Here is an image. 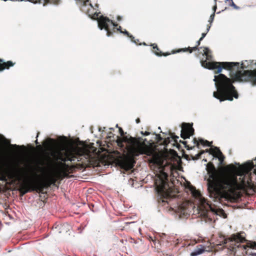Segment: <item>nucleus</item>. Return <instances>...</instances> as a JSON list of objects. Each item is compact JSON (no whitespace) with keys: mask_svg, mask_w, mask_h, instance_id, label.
I'll return each mask as SVG.
<instances>
[{"mask_svg":"<svg viewBox=\"0 0 256 256\" xmlns=\"http://www.w3.org/2000/svg\"><path fill=\"white\" fill-rule=\"evenodd\" d=\"M208 151L210 154H212L214 157L218 158L220 161V164H222L224 156L218 148L217 147L211 148Z\"/></svg>","mask_w":256,"mask_h":256,"instance_id":"nucleus-8","label":"nucleus"},{"mask_svg":"<svg viewBox=\"0 0 256 256\" xmlns=\"http://www.w3.org/2000/svg\"><path fill=\"white\" fill-rule=\"evenodd\" d=\"M230 242H232V244L238 248H242L244 250H246L247 248H254L256 246V243L254 242H250L248 243L246 245H242L240 244L244 242L246 240L243 235L241 234H232L229 238Z\"/></svg>","mask_w":256,"mask_h":256,"instance_id":"nucleus-6","label":"nucleus"},{"mask_svg":"<svg viewBox=\"0 0 256 256\" xmlns=\"http://www.w3.org/2000/svg\"><path fill=\"white\" fill-rule=\"evenodd\" d=\"M168 54H164V56H168Z\"/></svg>","mask_w":256,"mask_h":256,"instance_id":"nucleus-34","label":"nucleus"},{"mask_svg":"<svg viewBox=\"0 0 256 256\" xmlns=\"http://www.w3.org/2000/svg\"><path fill=\"white\" fill-rule=\"evenodd\" d=\"M196 49H197V47L194 46L192 48H185L179 49L178 50V51L176 52H187L188 50H190V52L191 53L192 52V50H195Z\"/></svg>","mask_w":256,"mask_h":256,"instance_id":"nucleus-15","label":"nucleus"},{"mask_svg":"<svg viewBox=\"0 0 256 256\" xmlns=\"http://www.w3.org/2000/svg\"><path fill=\"white\" fill-rule=\"evenodd\" d=\"M140 119H139V118H137V119L136 120V122L137 124L139 123V122H140Z\"/></svg>","mask_w":256,"mask_h":256,"instance_id":"nucleus-27","label":"nucleus"},{"mask_svg":"<svg viewBox=\"0 0 256 256\" xmlns=\"http://www.w3.org/2000/svg\"><path fill=\"white\" fill-rule=\"evenodd\" d=\"M141 133L144 136H148V135L150 134V132H146L144 134L143 132H142Z\"/></svg>","mask_w":256,"mask_h":256,"instance_id":"nucleus-23","label":"nucleus"},{"mask_svg":"<svg viewBox=\"0 0 256 256\" xmlns=\"http://www.w3.org/2000/svg\"><path fill=\"white\" fill-rule=\"evenodd\" d=\"M216 6H215L214 8V12L210 16V20H208V22L211 24L213 20H214V12L216 10Z\"/></svg>","mask_w":256,"mask_h":256,"instance_id":"nucleus-17","label":"nucleus"},{"mask_svg":"<svg viewBox=\"0 0 256 256\" xmlns=\"http://www.w3.org/2000/svg\"><path fill=\"white\" fill-rule=\"evenodd\" d=\"M170 138H168V140H164V142L166 144L167 142H170Z\"/></svg>","mask_w":256,"mask_h":256,"instance_id":"nucleus-24","label":"nucleus"},{"mask_svg":"<svg viewBox=\"0 0 256 256\" xmlns=\"http://www.w3.org/2000/svg\"><path fill=\"white\" fill-rule=\"evenodd\" d=\"M203 51L206 60L200 62L202 66L210 70L218 68L215 74H219L218 76H215L214 79L219 94H218L214 92L213 96H238L237 92L230 82V80L220 74L222 67L234 72L233 76L234 81L248 82L252 85L256 86V62L246 60L242 62L240 66L238 62H208L207 60H212L210 50L208 48H204Z\"/></svg>","mask_w":256,"mask_h":256,"instance_id":"nucleus-1","label":"nucleus"},{"mask_svg":"<svg viewBox=\"0 0 256 256\" xmlns=\"http://www.w3.org/2000/svg\"><path fill=\"white\" fill-rule=\"evenodd\" d=\"M174 211L178 213L180 216L184 215L186 213V210L184 208V206L180 205L178 206L175 210Z\"/></svg>","mask_w":256,"mask_h":256,"instance_id":"nucleus-13","label":"nucleus"},{"mask_svg":"<svg viewBox=\"0 0 256 256\" xmlns=\"http://www.w3.org/2000/svg\"><path fill=\"white\" fill-rule=\"evenodd\" d=\"M10 176L19 180H22L28 187L32 188V190H34L36 188L48 186L54 184L57 179L60 176V172L57 168H54L50 169L42 177H40L36 173L34 174L32 176H29L18 171L11 172Z\"/></svg>","mask_w":256,"mask_h":256,"instance_id":"nucleus-2","label":"nucleus"},{"mask_svg":"<svg viewBox=\"0 0 256 256\" xmlns=\"http://www.w3.org/2000/svg\"><path fill=\"white\" fill-rule=\"evenodd\" d=\"M14 64L11 61H8L7 62H3L2 60L0 59V71L4 70L6 68H8L10 66H12Z\"/></svg>","mask_w":256,"mask_h":256,"instance_id":"nucleus-11","label":"nucleus"},{"mask_svg":"<svg viewBox=\"0 0 256 256\" xmlns=\"http://www.w3.org/2000/svg\"><path fill=\"white\" fill-rule=\"evenodd\" d=\"M4 1H6L7 0H4Z\"/></svg>","mask_w":256,"mask_h":256,"instance_id":"nucleus-35","label":"nucleus"},{"mask_svg":"<svg viewBox=\"0 0 256 256\" xmlns=\"http://www.w3.org/2000/svg\"><path fill=\"white\" fill-rule=\"evenodd\" d=\"M155 54H156L157 56H160V55L159 54H158V52H155Z\"/></svg>","mask_w":256,"mask_h":256,"instance_id":"nucleus-30","label":"nucleus"},{"mask_svg":"<svg viewBox=\"0 0 256 256\" xmlns=\"http://www.w3.org/2000/svg\"><path fill=\"white\" fill-rule=\"evenodd\" d=\"M152 46H153V48H156L157 50H158V48L156 44H152Z\"/></svg>","mask_w":256,"mask_h":256,"instance_id":"nucleus-22","label":"nucleus"},{"mask_svg":"<svg viewBox=\"0 0 256 256\" xmlns=\"http://www.w3.org/2000/svg\"><path fill=\"white\" fill-rule=\"evenodd\" d=\"M50 140L53 142V140Z\"/></svg>","mask_w":256,"mask_h":256,"instance_id":"nucleus-33","label":"nucleus"},{"mask_svg":"<svg viewBox=\"0 0 256 256\" xmlns=\"http://www.w3.org/2000/svg\"><path fill=\"white\" fill-rule=\"evenodd\" d=\"M170 138L173 139V140H174L175 142H176L177 141L176 138H178V136H172Z\"/></svg>","mask_w":256,"mask_h":256,"instance_id":"nucleus-20","label":"nucleus"},{"mask_svg":"<svg viewBox=\"0 0 256 256\" xmlns=\"http://www.w3.org/2000/svg\"><path fill=\"white\" fill-rule=\"evenodd\" d=\"M121 27L120 26L118 28H116L117 30L120 31V33L121 34H124L126 35H127L128 36H129L130 38L132 41L134 42L136 44V42L135 40H134L133 39L134 38V37L132 35H130V34L128 31L126 30H124V31H122L120 30Z\"/></svg>","mask_w":256,"mask_h":256,"instance_id":"nucleus-14","label":"nucleus"},{"mask_svg":"<svg viewBox=\"0 0 256 256\" xmlns=\"http://www.w3.org/2000/svg\"><path fill=\"white\" fill-rule=\"evenodd\" d=\"M215 0V2L216 1V0Z\"/></svg>","mask_w":256,"mask_h":256,"instance_id":"nucleus-36","label":"nucleus"},{"mask_svg":"<svg viewBox=\"0 0 256 256\" xmlns=\"http://www.w3.org/2000/svg\"><path fill=\"white\" fill-rule=\"evenodd\" d=\"M203 40V38H202V37H201V38H200L199 40L200 42V41H201V40Z\"/></svg>","mask_w":256,"mask_h":256,"instance_id":"nucleus-29","label":"nucleus"},{"mask_svg":"<svg viewBox=\"0 0 256 256\" xmlns=\"http://www.w3.org/2000/svg\"><path fill=\"white\" fill-rule=\"evenodd\" d=\"M191 193L194 197L196 199V203L197 208L198 214L200 216L205 218V220L208 222H212L214 220V218L212 217V216L220 215L224 214V212L221 210L215 209L212 207V206L206 202L205 198L201 195L198 191L194 188L191 187L190 188Z\"/></svg>","mask_w":256,"mask_h":256,"instance_id":"nucleus-5","label":"nucleus"},{"mask_svg":"<svg viewBox=\"0 0 256 256\" xmlns=\"http://www.w3.org/2000/svg\"><path fill=\"white\" fill-rule=\"evenodd\" d=\"M194 130L192 125L190 124L184 123L182 124L181 130V137L184 139L189 138L194 133Z\"/></svg>","mask_w":256,"mask_h":256,"instance_id":"nucleus-7","label":"nucleus"},{"mask_svg":"<svg viewBox=\"0 0 256 256\" xmlns=\"http://www.w3.org/2000/svg\"><path fill=\"white\" fill-rule=\"evenodd\" d=\"M194 143L196 144L197 146L202 144L204 146H210V143L209 142L202 138H199L198 140L194 139Z\"/></svg>","mask_w":256,"mask_h":256,"instance_id":"nucleus-12","label":"nucleus"},{"mask_svg":"<svg viewBox=\"0 0 256 256\" xmlns=\"http://www.w3.org/2000/svg\"><path fill=\"white\" fill-rule=\"evenodd\" d=\"M117 20L118 21H120L122 20V18L120 16H117Z\"/></svg>","mask_w":256,"mask_h":256,"instance_id":"nucleus-25","label":"nucleus"},{"mask_svg":"<svg viewBox=\"0 0 256 256\" xmlns=\"http://www.w3.org/2000/svg\"><path fill=\"white\" fill-rule=\"evenodd\" d=\"M232 0V4H230V5H231V6H233L235 9H236V10L239 9V8H238V6H236L234 4V2H232V0Z\"/></svg>","mask_w":256,"mask_h":256,"instance_id":"nucleus-19","label":"nucleus"},{"mask_svg":"<svg viewBox=\"0 0 256 256\" xmlns=\"http://www.w3.org/2000/svg\"><path fill=\"white\" fill-rule=\"evenodd\" d=\"M119 130H120L121 136H122L124 134V132L122 131V130L121 128H119Z\"/></svg>","mask_w":256,"mask_h":256,"instance_id":"nucleus-21","label":"nucleus"},{"mask_svg":"<svg viewBox=\"0 0 256 256\" xmlns=\"http://www.w3.org/2000/svg\"><path fill=\"white\" fill-rule=\"evenodd\" d=\"M200 44V41L198 40L197 42V46H199Z\"/></svg>","mask_w":256,"mask_h":256,"instance_id":"nucleus-28","label":"nucleus"},{"mask_svg":"<svg viewBox=\"0 0 256 256\" xmlns=\"http://www.w3.org/2000/svg\"><path fill=\"white\" fill-rule=\"evenodd\" d=\"M122 166L125 169L130 170L134 166L132 160H124L122 162Z\"/></svg>","mask_w":256,"mask_h":256,"instance_id":"nucleus-10","label":"nucleus"},{"mask_svg":"<svg viewBox=\"0 0 256 256\" xmlns=\"http://www.w3.org/2000/svg\"><path fill=\"white\" fill-rule=\"evenodd\" d=\"M12 147H14V148H18V146L16 145V144H15V145H12Z\"/></svg>","mask_w":256,"mask_h":256,"instance_id":"nucleus-26","label":"nucleus"},{"mask_svg":"<svg viewBox=\"0 0 256 256\" xmlns=\"http://www.w3.org/2000/svg\"><path fill=\"white\" fill-rule=\"evenodd\" d=\"M36 144H38V140H36Z\"/></svg>","mask_w":256,"mask_h":256,"instance_id":"nucleus-32","label":"nucleus"},{"mask_svg":"<svg viewBox=\"0 0 256 256\" xmlns=\"http://www.w3.org/2000/svg\"><path fill=\"white\" fill-rule=\"evenodd\" d=\"M118 145L123 148L126 149L128 153L132 156H136L140 154H146L148 152V148L144 142L140 138H136L127 136L118 137L116 140Z\"/></svg>","mask_w":256,"mask_h":256,"instance_id":"nucleus-4","label":"nucleus"},{"mask_svg":"<svg viewBox=\"0 0 256 256\" xmlns=\"http://www.w3.org/2000/svg\"><path fill=\"white\" fill-rule=\"evenodd\" d=\"M204 251V247L202 245H200L193 250L190 255V256H197L202 254Z\"/></svg>","mask_w":256,"mask_h":256,"instance_id":"nucleus-9","label":"nucleus"},{"mask_svg":"<svg viewBox=\"0 0 256 256\" xmlns=\"http://www.w3.org/2000/svg\"><path fill=\"white\" fill-rule=\"evenodd\" d=\"M154 164H156L158 168V170L156 173V178L155 180V185L158 193L164 199L162 202H166L168 204L167 200L172 198L175 196L174 190L168 184V174L164 172V168L160 162L154 160Z\"/></svg>","mask_w":256,"mask_h":256,"instance_id":"nucleus-3","label":"nucleus"},{"mask_svg":"<svg viewBox=\"0 0 256 256\" xmlns=\"http://www.w3.org/2000/svg\"><path fill=\"white\" fill-rule=\"evenodd\" d=\"M210 26H208V28H207V29H206V32H204V33H202V38H204L206 36V34L207 32L209 31V30H210Z\"/></svg>","mask_w":256,"mask_h":256,"instance_id":"nucleus-18","label":"nucleus"},{"mask_svg":"<svg viewBox=\"0 0 256 256\" xmlns=\"http://www.w3.org/2000/svg\"><path fill=\"white\" fill-rule=\"evenodd\" d=\"M42 170H44V168H39Z\"/></svg>","mask_w":256,"mask_h":256,"instance_id":"nucleus-31","label":"nucleus"},{"mask_svg":"<svg viewBox=\"0 0 256 256\" xmlns=\"http://www.w3.org/2000/svg\"><path fill=\"white\" fill-rule=\"evenodd\" d=\"M218 100H219L220 102H222V101L228 100L229 101H232L233 100V97H216Z\"/></svg>","mask_w":256,"mask_h":256,"instance_id":"nucleus-16","label":"nucleus"}]
</instances>
